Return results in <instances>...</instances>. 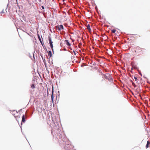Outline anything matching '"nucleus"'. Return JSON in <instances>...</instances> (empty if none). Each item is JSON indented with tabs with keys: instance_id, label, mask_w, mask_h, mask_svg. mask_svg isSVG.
Returning a JSON list of instances; mask_svg holds the SVG:
<instances>
[{
	"instance_id": "nucleus-4",
	"label": "nucleus",
	"mask_w": 150,
	"mask_h": 150,
	"mask_svg": "<svg viewBox=\"0 0 150 150\" xmlns=\"http://www.w3.org/2000/svg\"><path fill=\"white\" fill-rule=\"evenodd\" d=\"M26 118V116H25L24 115H23L22 116V122H25V119Z\"/></svg>"
},
{
	"instance_id": "nucleus-7",
	"label": "nucleus",
	"mask_w": 150,
	"mask_h": 150,
	"mask_svg": "<svg viewBox=\"0 0 150 150\" xmlns=\"http://www.w3.org/2000/svg\"><path fill=\"white\" fill-rule=\"evenodd\" d=\"M48 55L50 57H51L52 56V52L51 51H50L48 52Z\"/></svg>"
},
{
	"instance_id": "nucleus-11",
	"label": "nucleus",
	"mask_w": 150,
	"mask_h": 150,
	"mask_svg": "<svg viewBox=\"0 0 150 150\" xmlns=\"http://www.w3.org/2000/svg\"><path fill=\"white\" fill-rule=\"evenodd\" d=\"M87 28L88 30L90 31L91 30V29L90 28V26L89 24H88L87 26Z\"/></svg>"
},
{
	"instance_id": "nucleus-2",
	"label": "nucleus",
	"mask_w": 150,
	"mask_h": 150,
	"mask_svg": "<svg viewBox=\"0 0 150 150\" xmlns=\"http://www.w3.org/2000/svg\"><path fill=\"white\" fill-rule=\"evenodd\" d=\"M73 146L71 145L68 144L64 146V148L65 149H67L68 150H71V149L72 148Z\"/></svg>"
},
{
	"instance_id": "nucleus-12",
	"label": "nucleus",
	"mask_w": 150,
	"mask_h": 150,
	"mask_svg": "<svg viewBox=\"0 0 150 150\" xmlns=\"http://www.w3.org/2000/svg\"><path fill=\"white\" fill-rule=\"evenodd\" d=\"M38 38L40 41L41 43H42V41H41V38H40V35H39L38 34Z\"/></svg>"
},
{
	"instance_id": "nucleus-18",
	"label": "nucleus",
	"mask_w": 150,
	"mask_h": 150,
	"mask_svg": "<svg viewBox=\"0 0 150 150\" xmlns=\"http://www.w3.org/2000/svg\"><path fill=\"white\" fill-rule=\"evenodd\" d=\"M104 77L106 79H108V77H107V76H106L105 75H104Z\"/></svg>"
},
{
	"instance_id": "nucleus-16",
	"label": "nucleus",
	"mask_w": 150,
	"mask_h": 150,
	"mask_svg": "<svg viewBox=\"0 0 150 150\" xmlns=\"http://www.w3.org/2000/svg\"><path fill=\"white\" fill-rule=\"evenodd\" d=\"M53 91H52V96H51V99H52V102H53V98H54V97H53Z\"/></svg>"
},
{
	"instance_id": "nucleus-14",
	"label": "nucleus",
	"mask_w": 150,
	"mask_h": 150,
	"mask_svg": "<svg viewBox=\"0 0 150 150\" xmlns=\"http://www.w3.org/2000/svg\"><path fill=\"white\" fill-rule=\"evenodd\" d=\"M131 65H132V67L131 68V70L133 69L134 68L135 69V67L134 66L133 64L132 63H131Z\"/></svg>"
},
{
	"instance_id": "nucleus-20",
	"label": "nucleus",
	"mask_w": 150,
	"mask_h": 150,
	"mask_svg": "<svg viewBox=\"0 0 150 150\" xmlns=\"http://www.w3.org/2000/svg\"><path fill=\"white\" fill-rule=\"evenodd\" d=\"M39 2H41V0H38Z\"/></svg>"
},
{
	"instance_id": "nucleus-17",
	"label": "nucleus",
	"mask_w": 150,
	"mask_h": 150,
	"mask_svg": "<svg viewBox=\"0 0 150 150\" xmlns=\"http://www.w3.org/2000/svg\"><path fill=\"white\" fill-rule=\"evenodd\" d=\"M116 31V30L115 29H113L112 30V32L113 33H115Z\"/></svg>"
},
{
	"instance_id": "nucleus-8",
	"label": "nucleus",
	"mask_w": 150,
	"mask_h": 150,
	"mask_svg": "<svg viewBox=\"0 0 150 150\" xmlns=\"http://www.w3.org/2000/svg\"><path fill=\"white\" fill-rule=\"evenodd\" d=\"M65 42H66L67 45L68 46H70L71 45L70 44L68 40H65Z\"/></svg>"
},
{
	"instance_id": "nucleus-10",
	"label": "nucleus",
	"mask_w": 150,
	"mask_h": 150,
	"mask_svg": "<svg viewBox=\"0 0 150 150\" xmlns=\"http://www.w3.org/2000/svg\"><path fill=\"white\" fill-rule=\"evenodd\" d=\"M134 79H135V81H137V82L139 83V82L138 81V79H137V78L135 76H134Z\"/></svg>"
},
{
	"instance_id": "nucleus-19",
	"label": "nucleus",
	"mask_w": 150,
	"mask_h": 150,
	"mask_svg": "<svg viewBox=\"0 0 150 150\" xmlns=\"http://www.w3.org/2000/svg\"><path fill=\"white\" fill-rule=\"evenodd\" d=\"M42 8V9H44V7L43 6H41Z\"/></svg>"
},
{
	"instance_id": "nucleus-15",
	"label": "nucleus",
	"mask_w": 150,
	"mask_h": 150,
	"mask_svg": "<svg viewBox=\"0 0 150 150\" xmlns=\"http://www.w3.org/2000/svg\"><path fill=\"white\" fill-rule=\"evenodd\" d=\"M31 88H33V89H34V88H35V85L34 84H32L31 85Z\"/></svg>"
},
{
	"instance_id": "nucleus-23",
	"label": "nucleus",
	"mask_w": 150,
	"mask_h": 150,
	"mask_svg": "<svg viewBox=\"0 0 150 150\" xmlns=\"http://www.w3.org/2000/svg\"><path fill=\"white\" fill-rule=\"evenodd\" d=\"M45 66L46 67V64L45 63Z\"/></svg>"
},
{
	"instance_id": "nucleus-3",
	"label": "nucleus",
	"mask_w": 150,
	"mask_h": 150,
	"mask_svg": "<svg viewBox=\"0 0 150 150\" xmlns=\"http://www.w3.org/2000/svg\"><path fill=\"white\" fill-rule=\"evenodd\" d=\"M57 29L58 30H61L63 29L64 28L63 26L62 25H58V26H57Z\"/></svg>"
},
{
	"instance_id": "nucleus-5",
	"label": "nucleus",
	"mask_w": 150,
	"mask_h": 150,
	"mask_svg": "<svg viewBox=\"0 0 150 150\" xmlns=\"http://www.w3.org/2000/svg\"><path fill=\"white\" fill-rule=\"evenodd\" d=\"M150 144V142L149 141H147V144L146 146V148H148L149 146H149V145Z\"/></svg>"
},
{
	"instance_id": "nucleus-9",
	"label": "nucleus",
	"mask_w": 150,
	"mask_h": 150,
	"mask_svg": "<svg viewBox=\"0 0 150 150\" xmlns=\"http://www.w3.org/2000/svg\"><path fill=\"white\" fill-rule=\"evenodd\" d=\"M12 112V114L13 115H14V117L16 116V115H15V114H17V112H16V111L14 110V111Z\"/></svg>"
},
{
	"instance_id": "nucleus-22",
	"label": "nucleus",
	"mask_w": 150,
	"mask_h": 150,
	"mask_svg": "<svg viewBox=\"0 0 150 150\" xmlns=\"http://www.w3.org/2000/svg\"><path fill=\"white\" fill-rule=\"evenodd\" d=\"M132 84H133V85H135V84H134V83H132Z\"/></svg>"
},
{
	"instance_id": "nucleus-6",
	"label": "nucleus",
	"mask_w": 150,
	"mask_h": 150,
	"mask_svg": "<svg viewBox=\"0 0 150 150\" xmlns=\"http://www.w3.org/2000/svg\"><path fill=\"white\" fill-rule=\"evenodd\" d=\"M48 40L49 42V44H51L53 43V42L52 41V39L50 37H49Z\"/></svg>"
},
{
	"instance_id": "nucleus-21",
	"label": "nucleus",
	"mask_w": 150,
	"mask_h": 150,
	"mask_svg": "<svg viewBox=\"0 0 150 150\" xmlns=\"http://www.w3.org/2000/svg\"><path fill=\"white\" fill-rule=\"evenodd\" d=\"M74 52V54H75V55H76V53H75V52Z\"/></svg>"
},
{
	"instance_id": "nucleus-13",
	"label": "nucleus",
	"mask_w": 150,
	"mask_h": 150,
	"mask_svg": "<svg viewBox=\"0 0 150 150\" xmlns=\"http://www.w3.org/2000/svg\"><path fill=\"white\" fill-rule=\"evenodd\" d=\"M50 47L52 49V51L53 50V45L52 43L50 44Z\"/></svg>"
},
{
	"instance_id": "nucleus-1",
	"label": "nucleus",
	"mask_w": 150,
	"mask_h": 150,
	"mask_svg": "<svg viewBox=\"0 0 150 150\" xmlns=\"http://www.w3.org/2000/svg\"><path fill=\"white\" fill-rule=\"evenodd\" d=\"M135 52L137 56L143 54L142 49L139 47H137L135 48Z\"/></svg>"
}]
</instances>
